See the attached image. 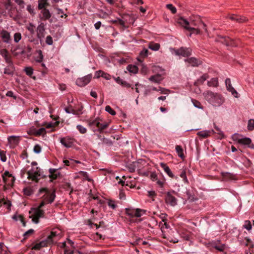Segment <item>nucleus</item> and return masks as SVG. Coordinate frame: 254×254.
Here are the masks:
<instances>
[{"mask_svg": "<svg viewBox=\"0 0 254 254\" xmlns=\"http://www.w3.org/2000/svg\"><path fill=\"white\" fill-rule=\"evenodd\" d=\"M204 99L210 104L215 107H219L224 102L225 99L219 93L207 90L203 93Z\"/></svg>", "mask_w": 254, "mask_h": 254, "instance_id": "nucleus-1", "label": "nucleus"}, {"mask_svg": "<svg viewBox=\"0 0 254 254\" xmlns=\"http://www.w3.org/2000/svg\"><path fill=\"white\" fill-rule=\"evenodd\" d=\"M178 23L187 30V27H205L204 23L199 18H197V19L196 20L190 18L189 21L183 17H181L178 19Z\"/></svg>", "mask_w": 254, "mask_h": 254, "instance_id": "nucleus-2", "label": "nucleus"}, {"mask_svg": "<svg viewBox=\"0 0 254 254\" xmlns=\"http://www.w3.org/2000/svg\"><path fill=\"white\" fill-rule=\"evenodd\" d=\"M56 231H52L51 234L47 239L38 243L36 244L32 248L33 250H39L41 248L50 246L54 243V238L57 236Z\"/></svg>", "mask_w": 254, "mask_h": 254, "instance_id": "nucleus-3", "label": "nucleus"}, {"mask_svg": "<svg viewBox=\"0 0 254 254\" xmlns=\"http://www.w3.org/2000/svg\"><path fill=\"white\" fill-rule=\"evenodd\" d=\"M232 139L239 144L247 145L249 147L254 149V144L252 143V140L250 138L244 137L238 133H235L232 135Z\"/></svg>", "mask_w": 254, "mask_h": 254, "instance_id": "nucleus-4", "label": "nucleus"}, {"mask_svg": "<svg viewBox=\"0 0 254 254\" xmlns=\"http://www.w3.org/2000/svg\"><path fill=\"white\" fill-rule=\"evenodd\" d=\"M101 120L99 118H96L94 120H88L87 121L88 126L93 128L97 127V129L101 132L104 129H106L109 126L107 123H101Z\"/></svg>", "mask_w": 254, "mask_h": 254, "instance_id": "nucleus-5", "label": "nucleus"}, {"mask_svg": "<svg viewBox=\"0 0 254 254\" xmlns=\"http://www.w3.org/2000/svg\"><path fill=\"white\" fill-rule=\"evenodd\" d=\"M177 193L175 191L172 190L168 191L166 193L165 196V202L167 205L171 206H175L177 204V199L176 196Z\"/></svg>", "mask_w": 254, "mask_h": 254, "instance_id": "nucleus-6", "label": "nucleus"}, {"mask_svg": "<svg viewBox=\"0 0 254 254\" xmlns=\"http://www.w3.org/2000/svg\"><path fill=\"white\" fill-rule=\"evenodd\" d=\"M39 193L45 192V194L42 196L43 199L48 204L52 203L56 197L55 191L54 190L50 193L47 188H42L39 190Z\"/></svg>", "mask_w": 254, "mask_h": 254, "instance_id": "nucleus-7", "label": "nucleus"}, {"mask_svg": "<svg viewBox=\"0 0 254 254\" xmlns=\"http://www.w3.org/2000/svg\"><path fill=\"white\" fill-rule=\"evenodd\" d=\"M31 215L29 217L32 218V221L37 224L39 222V219L42 217L44 214V211L39 208H33L29 211Z\"/></svg>", "mask_w": 254, "mask_h": 254, "instance_id": "nucleus-8", "label": "nucleus"}, {"mask_svg": "<svg viewBox=\"0 0 254 254\" xmlns=\"http://www.w3.org/2000/svg\"><path fill=\"white\" fill-rule=\"evenodd\" d=\"M215 41L221 43L227 46H237L235 42L228 37H224L221 35H218L215 39Z\"/></svg>", "mask_w": 254, "mask_h": 254, "instance_id": "nucleus-9", "label": "nucleus"}, {"mask_svg": "<svg viewBox=\"0 0 254 254\" xmlns=\"http://www.w3.org/2000/svg\"><path fill=\"white\" fill-rule=\"evenodd\" d=\"M40 170L38 167H36L35 170L32 169L31 170L28 171L27 173L28 179L35 182H38L39 180L38 177L40 176Z\"/></svg>", "mask_w": 254, "mask_h": 254, "instance_id": "nucleus-10", "label": "nucleus"}, {"mask_svg": "<svg viewBox=\"0 0 254 254\" xmlns=\"http://www.w3.org/2000/svg\"><path fill=\"white\" fill-rule=\"evenodd\" d=\"M92 76L91 74H88L82 78H78L76 80V84L78 86L83 87L88 84L91 79Z\"/></svg>", "mask_w": 254, "mask_h": 254, "instance_id": "nucleus-11", "label": "nucleus"}, {"mask_svg": "<svg viewBox=\"0 0 254 254\" xmlns=\"http://www.w3.org/2000/svg\"><path fill=\"white\" fill-rule=\"evenodd\" d=\"M176 55L182 56L184 57H189L191 55V50L189 48L181 47L177 50H174Z\"/></svg>", "mask_w": 254, "mask_h": 254, "instance_id": "nucleus-12", "label": "nucleus"}, {"mask_svg": "<svg viewBox=\"0 0 254 254\" xmlns=\"http://www.w3.org/2000/svg\"><path fill=\"white\" fill-rule=\"evenodd\" d=\"M39 9L41 10L40 13L39 15L40 20L45 21L49 20L51 18L52 14L48 9L44 7Z\"/></svg>", "mask_w": 254, "mask_h": 254, "instance_id": "nucleus-13", "label": "nucleus"}, {"mask_svg": "<svg viewBox=\"0 0 254 254\" xmlns=\"http://www.w3.org/2000/svg\"><path fill=\"white\" fill-rule=\"evenodd\" d=\"M45 25L44 23H40L37 26L36 29L37 37L39 39L44 38L45 33Z\"/></svg>", "mask_w": 254, "mask_h": 254, "instance_id": "nucleus-14", "label": "nucleus"}, {"mask_svg": "<svg viewBox=\"0 0 254 254\" xmlns=\"http://www.w3.org/2000/svg\"><path fill=\"white\" fill-rule=\"evenodd\" d=\"M2 41L3 43L9 44L11 41L10 34L5 30H2L0 32Z\"/></svg>", "mask_w": 254, "mask_h": 254, "instance_id": "nucleus-15", "label": "nucleus"}, {"mask_svg": "<svg viewBox=\"0 0 254 254\" xmlns=\"http://www.w3.org/2000/svg\"><path fill=\"white\" fill-rule=\"evenodd\" d=\"M60 142L64 147L70 148L73 145L74 139L69 137H64L60 139Z\"/></svg>", "mask_w": 254, "mask_h": 254, "instance_id": "nucleus-16", "label": "nucleus"}, {"mask_svg": "<svg viewBox=\"0 0 254 254\" xmlns=\"http://www.w3.org/2000/svg\"><path fill=\"white\" fill-rule=\"evenodd\" d=\"M186 63H188V66H198L202 64V62L195 58H190L185 60Z\"/></svg>", "mask_w": 254, "mask_h": 254, "instance_id": "nucleus-17", "label": "nucleus"}, {"mask_svg": "<svg viewBox=\"0 0 254 254\" xmlns=\"http://www.w3.org/2000/svg\"><path fill=\"white\" fill-rule=\"evenodd\" d=\"M3 182L7 185H10V182L12 184L14 181V177L8 171L4 172L2 175Z\"/></svg>", "mask_w": 254, "mask_h": 254, "instance_id": "nucleus-18", "label": "nucleus"}, {"mask_svg": "<svg viewBox=\"0 0 254 254\" xmlns=\"http://www.w3.org/2000/svg\"><path fill=\"white\" fill-rule=\"evenodd\" d=\"M225 84L227 88V90L231 92L232 94L236 98L238 97V92L235 90V89L232 87L231 83V80L230 78H227L225 80Z\"/></svg>", "mask_w": 254, "mask_h": 254, "instance_id": "nucleus-19", "label": "nucleus"}, {"mask_svg": "<svg viewBox=\"0 0 254 254\" xmlns=\"http://www.w3.org/2000/svg\"><path fill=\"white\" fill-rule=\"evenodd\" d=\"M8 143L10 147H14L17 145L19 142V137L16 136H10L7 138Z\"/></svg>", "mask_w": 254, "mask_h": 254, "instance_id": "nucleus-20", "label": "nucleus"}, {"mask_svg": "<svg viewBox=\"0 0 254 254\" xmlns=\"http://www.w3.org/2000/svg\"><path fill=\"white\" fill-rule=\"evenodd\" d=\"M160 166L163 169L165 172L171 178H175V176L171 171L169 167L165 163H161Z\"/></svg>", "mask_w": 254, "mask_h": 254, "instance_id": "nucleus-21", "label": "nucleus"}, {"mask_svg": "<svg viewBox=\"0 0 254 254\" xmlns=\"http://www.w3.org/2000/svg\"><path fill=\"white\" fill-rule=\"evenodd\" d=\"M214 133V131L213 130H202L199 131L197 133V135H198L200 137H201L202 138H207L210 135L211 133Z\"/></svg>", "mask_w": 254, "mask_h": 254, "instance_id": "nucleus-22", "label": "nucleus"}, {"mask_svg": "<svg viewBox=\"0 0 254 254\" xmlns=\"http://www.w3.org/2000/svg\"><path fill=\"white\" fill-rule=\"evenodd\" d=\"M8 65L4 68V73L8 75H13L14 71V68L12 62L7 63Z\"/></svg>", "mask_w": 254, "mask_h": 254, "instance_id": "nucleus-23", "label": "nucleus"}, {"mask_svg": "<svg viewBox=\"0 0 254 254\" xmlns=\"http://www.w3.org/2000/svg\"><path fill=\"white\" fill-rule=\"evenodd\" d=\"M163 78L160 74H156L151 76L149 78V80L154 83H159L161 82Z\"/></svg>", "mask_w": 254, "mask_h": 254, "instance_id": "nucleus-24", "label": "nucleus"}, {"mask_svg": "<svg viewBox=\"0 0 254 254\" xmlns=\"http://www.w3.org/2000/svg\"><path fill=\"white\" fill-rule=\"evenodd\" d=\"M0 54L4 58L7 63H10L11 62L8 52L6 49H2L0 51Z\"/></svg>", "mask_w": 254, "mask_h": 254, "instance_id": "nucleus-25", "label": "nucleus"}, {"mask_svg": "<svg viewBox=\"0 0 254 254\" xmlns=\"http://www.w3.org/2000/svg\"><path fill=\"white\" fill-rule=\"evenodd\" d=\"M49 172V177L53 180L57 179L58 177L60 175V173L57 172V170L55 169H50Z\"/></svg>", "mask_w": 254, "mask_h": 254, "instance_id": "nucleus-26", "label": "nucleus"}, {"mask_svg": "<svg viewBox=\"0 0 254 254\" xmlns=\"http://www.w3.org/2000/svg\"><path fill=\"white\" fill-rule=\"evenodd\" d=\"M207 85L209 87H217L219 85L218 79L217 78H212L210 80L207 81Z\"/></svg>", "mask_w": 254, "mask_h": 254, "instance_id": "nucleus-27", "label": "nucleus"}, {"mask_svg": "<svg viewBox=\"0 0 254 254\" xmlns=\"http://www.w3.org/2000/svg\"><path fill=\"white\" fill-rule=\"evenodd\" d=\"M38 8L41 9L46 7L49 5L48 0H38Z\"/></svg>", "mask_w": 254, "mask_h": 254, "instance_id": "nucleus-28", "label": "nucleus"}, {"mask_svg": "<svg viewBox=\"0 0 254 254\" xmlns=\"http://www.w3.org/2000/svg\"><path fill=\"white\" fill-rule=\"evenodd\" d=\"M160 47V45L158 43L151 42L149 44L148 48L153 51H158Z\"/></svg>", "mask_w": 254, "mask_h": 254, "instance_id": "nucleus-29", "label": "nucleus"}, {"mask_svg": "<svg viewBox=\"0 0 254 254\" xmlns=\"http://www.w3.org/2000/svg\"><path fill=\"white\" fill-rule=\"evenodd\" d=\"M188 28V31H190V32H192V33L193 34H201V27H195V28H192V27H187Z\"/></svg>", "mask_w": 254, "mask_h": 254, "instance_id": "nucleus-30", "label": "nucleus"}, {"mask_svg": "<svg viewBox=\"0 0 254 254\" xmlns=\"http://www.w3.org/2000/svg\"><path fill=\"white\" fill-rule=\"evenodd\" d=\"M127 68L130 73H136L138 72V67L134 65L129 64L127 66Z\"/></svg>", "mask_w": 254, "mask_h": 254, "instance_id": "nucleus-31", "label": "nucleus"}, {"mask_svg": "<svg viewBox=\"0 0 254 254\" xmlns=\"http://www.w3.org/2000/svg\"><path fill=\"white\" fill-rule=\"evenodd\" d=\"M145 212L146 211L143 209L136 208L135 209L134 217H140L141 215H143V214H144Z\"/></svg>", "mask_w": 254, "mask_h": 254, "instance_id": "nucleus-32", "label": "nucleus"}, {"mask_svg": "<svg viewBox=\"0 0 254 254\" xmlns=\"http://www.w3.org/2000/svg\"><path fill=\"white\" fill-rule=\"evenodd\" d=\"M176 150L178 153V155L181 158H184L183 153V149L180 145H177L176 147Z\"/></svg>", "mask_w": 254, "mask_h": 254, "instance_id": "nucleus-33", "label": "nucleus"}, {"mask_svg": "<svg viewBox=\"0 0 254 254\" xmlns=\"http://www.w3.org/2000/svg\"><path fill=\"white\" fill-rule=\"evenodd\" d=\"M157 91L159 92L160 94L166 95H168L170 93V90L160 86L158 87Z\"/></svg>", "mask_w": 254, "mask_h": 254, "instance_id": "nucleus-34", "label": "nucleus"}, {"mask_svg": "<svg viewBox=\"0 0 254 254\" xmlns=\"http://www.w3.org/2000/svg\"><path fill=\"white\" fill-rule=\"evenodd\" d=\"M26 29L30 32V34L33 35L35 32V26L32 23H29L26 26Z\"/></svg>", "mask_w": 254, "mask_h": 254, "instance_id": "nucleus-35", "label": "nucleus"}, {"mask_svg": "<svg viewBox=\"0 0 254 254\" xmlns=\"http://www.w3.org/2000/svg\"><path fill=\"white\" fill-rule=\"evenodd\" d=\"M208 78L209 76L207 74H204L198 79L197 82L199 83L202 84Z\"/></svg>", "mask_w": 254, "mask_h": 254, "instance_id": "nucleus-36", "label": "nucleus"}, {"mask_svg": "<svg viewBox=\"0 0 254 254\" xmlns=\"http://www.w3.org/2000/svg\"><path fill=\"white\" fill-rule=\"evenodd\" d=\"M166 7L168 9L170 10L173 14H175L177 12L176 8L172 4H167Z\"/></svg>", "mask_w": 254, "mask_h": 254, "instance_id": "nucleus-37", "label": "nucleus"}, {"mask_svg": "<svg viewBox=\"0 0 254 254\" xmlns=\"http://www.w3.org/2000/svg\"><path fill=\"white\" fill-rule=\"evenodd\" d=\"M248 129L249 130H253L254 129V120L250 119L248 121Z\"/></svg>", "mask_w": 254, "mask_h": 254, "instance_id": "nucleus-38", "label": "nucleus"}, {"mask_svg": "<svg viewBox=\"0 0 254 254\" xmlns=\"http://www.w3.org/2000/svg\"><path fill=\"white\" fill-rule=\"evenodd\" d=\"M79 174L80 176H81L82 177H83L85 179H86L88 181L90 182L92 181V179H91L89 177L88 175L86 172L80 171V172H79Z\"/></svg>", "mask_w": 254, "mask_h": 254, "instance_id": "nucleus-39", "label": "nucleus"}, {"mask_svg": "<svg viewBox=\"0 0 254 254\" xmlns=\"http://www.w3.org/2000/svg\"><path fill=\"white\" fill-rule=\"evenodd\" d=\"M12 218L16 221H17L18 220H20L21 221V222L23 223V226H25L26 224H25V222L24 221L23 217L22 215H19L17 216V215H15L13 216Z\"/></svg>", "mask_w": 254, "mask_h": 254, "instance_id": "nucleus-40", "label": "nucleus"}, {"mask_svg": "<svg viewBox=\"0 0 254 254\" xmlns=\"http://www.w3.org/2000/svg\"><path fill=\"white\" fill-rule=\"evenodd\" d=\"M105 111L113 116L116 114V112L109 105L106 106Z\"/></svg>", "mask_w": 254, "mask_h": 254, "instance_id": "nucleus-41", "label": "nucleus"}, {"mask_svg": "<svg viewBox=\"0 0 254 254\" xmlns=\"http://www.w3.org/2000/svg\"><path fill=\"white\" fill-rule=\"evenodd\" d=\"M14 41L15 43H18L21 39V34L17 32L14 34Z\"/></svg>", "mask_w": 254, "mask_h": 254, "instance_id": "nucleus-42", "label": "nucleus"}, {"mask_svg": "<svg viewBox=\"0 0 254 254\" xmlns=\"http://www.w3.org/2000/svg\"><path fill=\"white\" fill-rule=\"evenodd\" d=\"M244 228L249 231L252 229L251 223L249 220H246L245 221Z\"/></svg>", "mask_w": 254, "mask_h": 254, "instance_id": "nucleus-43", "label": "nucleus"}, {"mask_svg": "<svg viewBox=\"0 0 254 254\" xmlns=\"http://www.w3.org/2000/svg\"><path fill=\"white\" fill-rule=\"evenodd\" d=\"M135 211V209H132L130 208H126V212L127 214L131 217H134V213Z\"/></svg>", "mask_w": 254, "mask_h": 254, "instance_id": "nucleus-44", "label": "nucleus"}, {"mask_svg": "<svg viewBox=\"0 0 254 254\" xmlns=\"http://www.w3.org/2000/svg\"><path fill=\"white\" fill-rule=\"evenodd\" d=\"M148 51L146 49H144L139 53V56L142 58H144L147 57Z\"/></svg>", "mask_w": 254, "mask_h": 254, "instance_id": "nucleus-45", "label": "nucleus"}, {"mask_svg": "<svg viewBox=\"0 0 254 254\" xmlns=\"http://www.w3.org/2000/svg\"><path fill=\"white\" fill-rule=\"evenodd\" d=\"M180 177L183 179L184 182L188 183V179L186 176V172L185 169H182Z\"/></svg>", "mask_w": 254, "mask_h": 254, "instance_id": "nucleus-46", "label": "nucleus"}, {"mask_svg": "<svg viewBox=\"0 0 254 254\" xmlns=\"http://www.w3.org/2000/svg\"><path fill=\"white\" fill-rule=\"evenodd\" d=\"M27 10L32 16H34L35 14L34 8L32 5L30 4L28 5L27 6Z\"/></svg>", "mask_w": 254, "mask_h": 254, "instance_id": "nucleus-47", "label": "nucleus"}, {"mask_svg": "<svg viewBox=\"0 0 254 254\" xmlns=\"http://www.w3.org/2000/svg\"><path fill=\"white\" fill-rule=\"evenodd\" d=\"M46 133V130L45 128L44 127H41L39 128V129H37L36 133V136H39L42 134H45Z\"/></svg>", "mask_w": 254, "mask_h": 254, "instance_id": "nucleus-48", "label": "nucleus"}, {"mask_svg": "<svg viewBox=\"0 0 254 254\" xmlns=\"http://www.w3.org/2000/svg\"><path fill=\"white\" fill-rule=\"evenodd\" d=\"M192 102L194 107L198 109H203V106L199 101L193 100H192Z\"/></svg>", "mask_w": 254, "mask_h": 254, "instance_id": "nucleus-49", "label": "nucleus"}, {"mask_svg": "<svg viewBox=\"0 0 254 254\" xmlns=\"http://www.w3.org/2000/svg\"><path fill=\"white\" fill-rule=\"evenodd\" d=\"M77 128L79 131V132L82 134L85 133L87 131L86 128L80 125L77 126Z\"/></svg>", "mask_w": 254, "mask_h": 254, "instance_id": "nucleus-50", "label": "nucleus"}, {"mask_svg": "<svg viewBox=\"0 0 254 254\" xmlns=\"http://www.w3.org/2000/svg\"><path fill=\"white\" fill-rule=\"evenodd\" d=\"M248 20V19L246 17L238 15L237 16V19H236V21L239 23L245 22L247 21Z\"/></svg>", "mask_w": 254, "mask_h": 254, "instance_id": "nucleus-51", "label": "nucleus"}, {"mask_svg": "<svg viewBox=\"0 0 254 254\" xmlns=\"http://www.w3.org/2000/svg\"><path fill=\"white\" fill-rule=\"evenodd\" d=\"M24 71L26 74L29 76H31L33 72V70L32 67H27L25 68Z\"/></svg>", "mask_w": 254, "mask_h": 254, "instance_id": "nucleus-52", "label": "nucleus"}, {"mask_svg": "<svg viewBox=\"0 0 254 254\" xmlns=\"http://www.w3.org/2000/svg\"><path fill=\"white\" fill-rule=\"evenodd\" d=\"M108 204L109 207H111L113 209H115L117 207L116 202L114 200H109L108 202Z\"/></svg>", "mask_w": 254, "mask_h": 254, "instance_id": "nucleus-53", "label": "nucleus"}, {"mask_svg": "<svg viewBox=\"0 0 254 254\" xmlns=\"http://www.w3.org/2000/svg\"><path fill=\"white\" fill-rule=\"evenodd\" d=\"M37 52L38 54L39 58L38 59H37L36 60V61L38 63H41L42 62L43 59V56L42 55V52L41 50H38L37 51Z\"/></svg>", "mask_w": 254, "mask_h": 254, "instance_id": "nucleus-54", "label": "nucleus"}, {"mask_svg": "<svg viewBox=\"0 0 254 254\" xmlns=\"http://www.w3.org/2000/svg\"><path fill=\"white\" fill-rule=\"evenodd\" d=\"M160 225H161V229L162 231H163V229L164 228L167 229L169 227V226L166 222V220L164 218L163 219V221L160 223Z\"/></svg>", "mask_w": 254, "mask_h": 254, "instance_id": "nucleus-55", "label": "nucleus"}, {"mask_svg": "<svg viewBox=\"0 0 254 254\" xmlns=\"http://www.w3.org/2000/svg\"><path fill=\"white\" fill-rule=\"evenodd\" d=\"M37 129H36L34 127H31L28 132V134L36 136V133Z\"/></svg>", "mask_w": 254, "mask_h": 254, "instance_id": "nucleus-56", "label": "nucleus"}, {"mask_svg": "<svg viewBox=\"0 0 254 254\" xmlns=\"http://www.w3.org/2000/svg\"><path fill=\"white\" fill-rule=\"evenodd\" d=\"M0 156L1 160L2 162H5L6 160V157L5 154V152L4 151L0 150Z\"/></svg>", "mask_w": 254, "mask_h": 254, "instance_id": "nucleus-57", "label": "nucleus"}, {"mask_svg": "<svg viewBox=\"0 0 254 254\" xmlns=\"http://www.w3.org/2000/svg\"><path fill=\"white\" fill-rule=\"evenodd\" d=\"M46 43L49 45H52L53 44V39L51 36H47L46 38Z\"/></svg>", "mask_w": 254, "mask_h": 254, "instance_id": "nucleus-58", "label": "nucleus"}, {"mask_svg": "<svg viewBox=\"0 0 254 254\" xmlns=\"http://www.w3.org/2000/svg\"><path fill=\"white\" fill-rule=\"evenodd\" d=\"M34 152L36 153H39L41 151V147L39 144H36L34 147Z\"/></svg>", "mask_w": 254, "mask_h": 254, "instance_id": "nucleus-59", "label": "nucleus"}, {"mask_svg": "<svg viewBox=\"0 0 254 254\" xmlns=\"http://www.w3.org/2000/svg\"><path fill=\"white\" fill-rule=\"evenodd\" d=\"M23 192L24 193L28 196L32 194V191L29 188H24L23 189Z\"/></svg>", "mask_w": 254, "mask_h": 254, "instance_id": "nucleus-60", "label": "nucleus"}, {"mask_svg": "<svg viewBox=\"0 0 254 254\" xmlns=\"http://www.w3.org/2000/svg\"><path fill=\"white\" fill-rule=\"evenodd\" d=\"M101 77L104 78L107 80H110L111 78V76L109 74L104 72V71L103 73H102V74H101Z\"/></svg>", "mask_w": 254, "mask_h": 254, "instance_id": "nucleus-61", "label": "nucleus"}, {"mask_svg": "<svg viewBox=\"0 0 254 254\" xmlns=\"http://www.w3.org/2000/svg\"><path fill=\"white\" fill-rule=\"evenodd\" d=\"M4 6L6 9H9L11 6V0H7V1L4 4Z\"/></svg>", "mask_w": 254, "mask_h": 254, "instance_id": "nucleus-62", "label": "nucleus"}, {"mask_svg": "<svg viewBox=\"0 0 254 254\" xmlns=\"http://www.w3.org/2000/svg\"><path fill=\"white\" fill-rule=\"evenodd\" d=\"M6 95L8 97H11L13 98L14 99L16 98V97L14 95L13 92L11 91H8L6 93Z\"/></svg>", "mask_w": 254, "mask_h": 254, "instance_id": "nucleus-63", "label": "nucleus"}, {"mask_svg": "<svg viewBox=\"0 0 254 254\" xmlns=\"http://www.w3.org/2000/svg\"><path fill=\"white\" fill-rule=\"evenodd\" d=\"M150 178L152 181L157 180V176L155 173H151L150 174Z\"/></svg>", "mask_w": 254, "mask_h": 254, "instance_id": "nucleus-64", "label": "nucleus"}]
</instances>
